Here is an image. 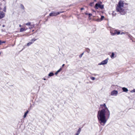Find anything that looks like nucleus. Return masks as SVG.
I'll use <instances>...</instances> for the list:
<instances>
[{
    "label": "nucleus",
    "instance_id": "473e14b6",
    "mask_svg": "<svg viewBox=\"0 0 135 135\" xmlns=\"http://www.w3.org/2000/svg\"><path fill=\"white\" fill-rule=\"evenodd\" d=\"M65 65V64H63L62 65V67H63Z\"/></svg>",
    "mask_w": 135,
    "mask_h": 135
},
{
    "label": "nucleus",
    "instance_id": "58836bf2",
    "mask_svg": "<svg viewBox=\"0 0 135 135\" xmlns=\"http://www.w3.org/2000/svg\"><path fill=\"white\" fill-rule=\"evenodd\" d=\"M4 12H5V11H5V10H4Z\"/></svg>",
    "mask_w": 135,
    "mask_h": 135
},
{
    "label": "nucleus",
    "instance_id": "bb28decb",
    "mask_svg": "<svg viewBox=\"0 0 135 135\" xmlns=\"http://www.w3.org/2000/svg\"><path fill=\"white\" fill-rule=\"evenodd\" d=\"M134 92H135V89H134L133 90L131 91V92L132 93H133Z\"/></svg>",
    "mask_w": 135,
    "mask_h": 135
},
{
    "label": "nucleus",
    "instance_id": "9d476101",
    "mask_svg": "<svg viewBox=\"0 0 135 135\" xmlns=\"http://www.w3.org/2000/svg\"><path fill=\"white\" fill-rule=\"evenodd\" d=\"M81 128H79L77 131V133H76V135H79L81 132Z\"/></svg>",
    "mask_w": 135,
    "mask_h": 135
},
{
    "label": "nucleus",
    "instance_id": "e433bc0d",
    "mask_svg": "<svg viewBox=\"0 0 135 135\" xmlns=\"http://www.w3.org/2000/svg\"><path fill=\"white\" fill-rule=\"evenodd\" d=\"M85 14H86V15H88V13H85Z\"/></svg>",
    "mask_w": 135,
    "mask_h": 135
},
{
    "label": "nucleus",
    "instance_id": "39448f33",
    "mask_svg": "<svg viewBox=\"0 0 135 135\" xmlns=\"http://www.w3.org/2000/svg\"><path fill=\"white\" fill-rule=\"evenodd\" d=\"M104 8V6L103 5H101L99 3H97L96 4L95 8L96 9H98L99 8L102 9Z\"/></svg>",
    "mask_w": 135,
    "mask_h": 135
},
{
    "label": "nucleus",
    "instance_id": "4468645a",
    "mask_svg": "<svg viewBox=\"0 0 135 135\" xmlns=\"http://www.w3.org/2000/svg\"><path fill=\"white\" fill-rule=\"evenodd\" d=\"M28 110H27L24 114V115H23V117L24 118H25L27 115V114L28 113Z\"/></svg>",
    "mask_w": 135,
    "mask_h": 135
},
{
    "label": "nucleus",
    "instance_id": "72a5a7b5",
    "mask_svg": "<svg viewBox=\"0 0 135 135\" xmlns=\"http://www.w3.org/2000/svg\"><path fill=\"white\" fill-rule=\"evenodd\" d=\"M5 25H2V27H5Z\"/></svg>",
    "mask_w": 135,
    "mask_h": 135
},
{
    "label": "nucleus",
    "instance_id": "dca6fc26",
    "mask_svg": "<svg viewBox=\"0 0 135 135\" xmlns=\"http://www.w3.org/2000/svg\"><path fill=\"white\" fill-rule=\"evenodd\" d=\"M115 55V54L114 52H112V53L111 55V57L112 59H113L114 57V56Z\"/></svg>",
    "mask_w": 135,
    "mask_h": 135
},
{
    "label": "nucleus",
    "instance_id": "2f4dec72",
    "mask_svg": "<svg viewBox=\"0 0 135 135\" xmlns=\"http://www.w3.org/2000/svg\"><path fill=\"white\" fill-rule=\"evenodd\" d=\"M2 42L1 41V40H0V45H1V43H2Z\"/></svg>",
    "mask_w": 135,
    "mask_h": 135
},
{
    "label": "nucleus",
    "instance_id": "9b49d317",
    "mask_svg": "<svg viewBox=\"0 0 135 135\" xmlns=\"http://www.w3.org/2000/svg\"><path fill=\"white\" fill-rule=\"evenodd\" d=\"M37 39H35V38H33L32 39L30 42H32V44H33L35 41H36Z\"/></svg>",
    "mask_w": 135,
    "mask_h": 135
},
{
    "label": "nucleus",
    "instance_id": "c756f323",
    "mask_svg": "<svg viewBox=\"0 0 135 135\" xmlns=\"http://www.w3.org/2000/svg\"><path fill=\"white\" fill-rule=\"evenodd\" d=\"M130 38H131V40L133 42V40H132V37H130Z\"/></svg>",
    "mask_w": 135,
    "mask_h": 135
},
{
    "label": "nucleus",
    "instance_id": "a878e982",
    "mask_svg": "<svg viewBox=\"0 0 135 135\" xmlns=\"http://www.w3.org/2000/svg\"><path fill=\"white\" fill-rule=\"evenodd\" d=\"M126 33H127L126 32V33H125L124 32H122L121 33H120V34L121 35H122V34H125Z\"/></svg>",
    "mask_w": 135,
    "mask_h": 135
},
{
    "label": "nucleus",
    "instance_id": "7ed1b4c3",
    "mask_svg": "<svg viewBox=\"0 0 135 135\" xmlns=\"http://www.w3.org/2000/svg\"><path fill=\"white\" fill-rule=\"evenodd\" d=\"M118 30H111L110 33L111 35L114 36L116 35H119L120 34V32L119 31H118Z\"/></svg>",
    "mask_w": 135,
    "mask_h": 135
},
{
    "label": "nucleus",
    "instance_id": "f257e3e1",
    "mask_svg": "<svg viewBox=\"0 0 135 135\" xmlns=\"http://www.w3.org/2000/svg\"><path fill=\"white\" fill-rule=\"evenodd\" d=\"M100 105L102 106V109L98 111L97 117L99 123L104 126L107 121L106 117L107 119L109 118L110 112L105 103Z\"/></svg>",
    "mask_w": 135,
    "mask_h": 135
},
{
    "label": "nucleus",
    "instance_id": "7c9ffc66",
    "mask_svg": "<svg viewBox=\"0 0 135 135\" xmlns=\"http://www.w3.org/2000/svg\"><path fill=\"white\" fill-rule=\"evenodd\" d=\"M5 42L4 41H2V43H5Z\"/></svg>",
    "mask_w": 135,
    "mask_h": 135
},
{
    "label": "nucleus",
    "instance_id": "0eeeda50",
    "mask_svg": "<svg viewBox=\"0 0 135 135\" xmlns=\"http://www.w3.org/2000/svg\"><path fill=\"white\" fill-rule=\"evenodd\" d=\"M118 91L116 90H114L112 91L111 93V95H115L116 96L118 94Z\"/></svg>",
    "mask_w": 135,
    "mask_h": 135
},
{
    "label": "nucleus",
    "instance_id": "c9c22d12",
    "mask_svg": "<svg viewBox=\"0 0 135 135\" xmlns=\"http://www.w3.org/2000/svg\"><path fill=\"white\" fill-rule=\"evenodd\" d=\"M43 79H44V80H46V79L45 78H44Z\"/></svg>",
    "mask_w": 135,
    "mask_h": 135
},
{
    "label": "nucleus",
    "instance_id": "f03ea898",
    "mask_svg": "<svg viewBox=\"0 0 135 135\" xmlns=\"http://www.w3.org/2000/svg\"><path fill=\"white\" fill-rule=\"evenodd\" d=\"M123 1H119L118 2V5L116 8L117 11L120 12L121 14L124 15V14L123 13Z\"/></svg>",
    "mask_w": 135,
    "mask_h": 135
},
{
    "label": "nucleus",
    "instance_id": "ddd939ff",
    "mask_svg": "<svg viewBox=\"0 0 135 135\" xmlns=\"http://www.w3.org/2000/svg\"><path fill=\"white\" fill-rule=\"evenodd\" d=\"M62 70L61 68H60L59 70H58L55 73V74L56 75H57L58 73L60 72Z\"/></svg>",
    "mask_w": 135,
    "mask_h": 135
},
{
    "label": "nucleus",
    "instance_id": "4be33fe9",
    "mask_svg": "<svg viewBox=\"0 0 135 135\" xmlns=\"http://www.w3.org/2000/svg\"><path fill=\"white\" fill-rule=\"evenodd\" d=\"M26 25L27 26H30L31 25V23L30 22L27 23L26 24Z\"/></svg>",
    "mask_w": 135,
    "mask_h": 135
},
{
    "label": "nucleus",
    "instance_id": "f704fd0d",
    "mask_svg": "<svg viewBox=\"0 0 135 135\" xmlns=\"http://www.w3.org/2000/svg\"><path fill=\"white\" fill-rule=\"evenodd\" d=\"M19 26L20 27H21V25H19Z\"/></svg>",
    "mask_w": 135,
    "mask_h": 135
},
{
    "label": "nucleus",
    "instance_id": "4c0bfd02",
    "mask_svg": "<svg viewBox=\"0 0 135 135\" xmlns=\"http://www.w3.org/2000/svg\"><path fill=\"white\" fill-rule=\"evenodd\" d=\"M94 1H96V0H94Z\"/></svg>",
    "mask_w": 135,
    "mask_h": 135
},
{
    "label": "nucleus",
    "instance_id": "aec40b11",
    "mask_svg": "<svg viewBox=\"0 0 135 135\" xmlns=\"http://www.w3.org/2000/svg\"><path fill=\"white\" fill-rule=\"evenodd\" d=\"M32 44V42H30L27 44V46H29Z\"/></svg>",
    "mask_w": 135,
    "mask_h": 135
},
{
    "label": "nucleus",
    "instance_id": "cd10ccee",
    "mask_svg": "<svg viewBox=\"0 0 135 135\" xmlns=\"http://www.w3.org/2000/svg\"><path fill=\"white\" fill-rule=\"evenodd\" d=\"M93 2H92V3H91L90 4V6H92V5L93 4Z\"/></svg>",
    "mask_w": 135,
    "mask_h": 135
},
{
    "label": "nucleus",
    "instance_id": "c85d7f7f",
    "mask_svg": "<svg viewBox=\"0 0 135 135\" xmlns=\"http://www.w3.org/2000/svg\"><path fill=\"white\" fill-rule=\"evenodd\" d=\"M81 10H83L84 9V8H81L80 9Z\"/></svg>",
    "mask_w": 135,
    "mask_h": 135
},
{
    "label": "nucleus",
    "instance_id": "412c9836",
    "mask_svg": "<svg viewBox=\"0 0 135 135\" xmlns=\"http://www.w3.org/2000/svg\"><path fill=\"white\" fill-rule=\"evenodd\" d=\"M104 18V16H101V18H100L101 21L102 20H103V19Z\"/></svg>",
    "mask_w": 135,
    "mask_h": 135
},
{
    "label": "nucleus",
    "instance_id": "423d86ee",
    "mask_svg": "<svg viewBox=\"0 0 135 135\" xmlns=\"http://www.w3.org/2000/svg\"><path fill=\"white\" fill-rule=\"evenodd\" d=\"M108 58H107L106 59L102 61L100 63H99L98 64V65H105L107 64L108 62Z\"/></svg>",
    "mask_w": 135,
    "mask_h": 135
},
{
    "label": "nucleus",
    "instance_id": "a211bd4d",
    "mask_svg": "<svg viewBox=\"0 0 135 135\" xmlns=\"http://www.w3.org/2000/svg\"><path fill=\"white\" fill-rule=\"evenodd\" d=\"M86 51H87L88 53H89L90 52V49L88 48H86L85 49Z\"/></svg>",
    "mask_w": 135,
    "mask_h": 135
},
{
    "label": "nucleus",
    "instance_id": "2eb2a0df",
    "mask_svg": "<svg viewBox=\"0 0 135 135\" xmlns=\"http://www.w3.org/2000/svg\"><path fill=\"white\" fill-rule=\"evenodd\" d=\"M54 74L52 72L50 73L48 75V76H49L51 77V76H52L54 75Z\"/></svg>",
    "mask_w": 135,
    "mask_h": 135
},
{
    "label": "nucleus",
    "instance_id": "f3484780",
    "mask_svg": "<svg viewBox=\"0 0 135 135\" xmlns=\"http://www.w3.org/2000/svg\"><path fill=\"white\" fill-rule=\"evenodd\" d=\"M25 29L23 28H20V32H22L23 31H25Z\"/></svg>",
    "mask_w": 135,
    "mask_h": 135
},
{
    "label": "nucleus",
    "instance_id": "393cba45",
    "mask_svg": "<svg viewBox=\"0 0 135 135\" xmlns=\"http://www.w3.org/2000/svg\"><path fill=\"white\" fill-rule=\"evenodd\" d=\"M88 15H89V17H90L91 16H92V14L91 13H89L88 14Z\"/></svg>",
    "mask_w": 135,
    "mask_h": 135
},
{
    "label": "nucleus",
    "instance_id": "b1692460",
    "mask_svg": "<svg viewBox=\"0 0 135 135\" xmlns=\"http://www.w3.org/2000/svg\"><path fill=\"white\" fill-rule=\"evenodd\" d=\"M91 79L93 80H94L95 79V78L94 77H91Z\"/></svg>",
    "mask_w": 135,
    "mask_h": 135
},
{
    "label": "nucleus",
    "instance_id": "5701e85b",
    "mask_svg": "<svg viewBox=\"0 0 135 135\" xmlns=\"http://www.w3.org/2000/svg\"><path fill=\"white\" fill-rule=\"evenodd\" d=\"M84 54V53H82V54H81L79 56V57L80 58H81V57H82L83 55Z\"/></svg>",
    "mask_w": 135,
    "mask_h": 135
},
{
    "label": "nucleus",
    "instance_id": "20e7f679",
    "mask_svg": "<svg viewBox=\"0 0 135 135\" xmlns=\"http://www.w3.org/2000/svg\"><path fill=\"white\" fill-rule=\"evenodd\" d=\"M63 12H52L50 13L49 16H55Z\"/></svg>",
    "mask_w": 135,
    "mask_h": 135
},
{
    "label": "nucleus",
    "instance_id": "1a4fd4ad",
    "mask_svg": "<svg viewBox=\"0 0 135 135\" xmlns=\"http://www.w3.org/2000/svg\"><path fill=\"white\" fill-rule=\"evenodd\" d=\"M122 90L124 92H127L128 91V89L125 87H123L122 88Z\"/></svg>",
    "mask_w": 135,
    "mask_h": 135
},
{
    "label": "nucleus",
    "instance_id": "6ab92c4d",
    "mask_svg": "<svg viewBox=\"0 0 135 135\" xmlns=\"http://www.w3.org/2000/svg\"><path fill=\"white\" fill-rule=\"evenodd\" d=\"M20 7L22 9H24L25 8H24V6H23V4H20Z\"/></svg>",
    "mask_w": 135,
    "mask_h": 135
},
{
    "label": "nucleus",
    "instance_id": "f8f14e48",
    "mask_svg": "<svg viewBox=\"0 0 135 135\" xmlns=\"http://www.w3.org/2000/svg\"><path fill=\"white\" fill-rule=\"evenodd\" d=\"M37 39H35V38H33L32 39L30 42H32V44H33L35 41H36Z\"/></svg>",
    "mask_w": 135,
    "mask_h": 135
},
{
    "label": "nucleus",
    "instance_id": "6e6552de",
    "mask_svg": "<svg viewBox=\"0 0 135 135\" xmlns=\"http://www.w3.org/2000/svg\"><path fill=\"white\" fill-rule=\"evenodd\" d=\"M4 16V13L2 12L0 13V18H3Z\"/></svg>",
    "mask_w": 135,
    "mask_h": 135
}]
</instances>
